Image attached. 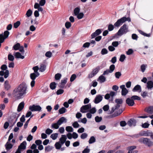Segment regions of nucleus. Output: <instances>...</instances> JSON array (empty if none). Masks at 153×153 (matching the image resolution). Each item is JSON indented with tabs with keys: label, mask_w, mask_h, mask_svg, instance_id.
<instances>
[{
	"label": "nucleus",
	"mask_w": 153,
	"mask_h": 153,
	"mask_svg": "<svg viewBox=\"0 0 153 153\" xmlns=\"http://www.w3.org/2000/svg\"><path fill=\"white\" fill-rule=\"evenodd\" d=\"M27 143L26 141H24L21 143L19 146L18 149H19L21 150L22 149H25L26 148Z\"/></svg>",
	"instance_id": "f3484780"
},
{
	"label": "nucleus",
	"mask_w": 153,
	"mask_h": 153,
	"mask_svg": "<svg viewBox=\"0 0 153 153\" xmlns=\"http://www.w3.org/2000/svg\"><path fill=\"white\" fill-rule=\"evenodd\" d=\"M137 121L134 118H131L127 122L128 125L130 126H135L136 125Z\"/></svg>",
	"instance_id": "9b49d317"
},
{
	"label": "nucleus",
	"mask_w": 153,
	"mask_h": 153,
	"mask_svg": "<svg viewBox=\"0 0 153 153\" xmlns=\"http://www.w3.org/2000/svg\"><path fill=\"white\" fill-rule=\"evenodd\" d=\"M29 110L32 112L35 111H40L42 109V108L39 105H36L34 104L30 105L29 108Z\"/></svg>",
	"instance_id": "20e7f679"
},
{
	"label": "nucleus",
	"mask_w": 153,
	"mask_h": 153,
	"mask_svg": "<svg viewBox=\"0 0 153 153\" xmlns=\"http://www.w3.org/2000/svg\"><path fill=\"white\" fill-rule=\"evenodd\" d=\"M27 88V85L25 83H22L14 90L13 94L16 96L17 99H21L22 98V96L26 94Z\"/></svg>",
	"instance_id": "f257e3e1"
},
{
	"label": "nucleus",
	"mask_w": 153,
	"mask_h": 153,
	"mask_svg": "<svg viewBox=\"0 0 153 153\" xmlns=\"http://www.w3.org/2000/svg\"><path fill=\"white\" fill-rule=\"evenodd\" d=\"M71 23L69 22H66L65 24V27L67 29H69L71 26Z\"/></svg>",
	"instance_id": "4d7b16f0"
},
{
	"label": "nucleus",
	"mask_w": 153,
	"mask_h": 153,
	"mask_svg": "<svg viewBox=\"0 0 153 153\" xmlns=\"http://www.w3.org/2000/svg\"><path fill=\"white\" fill-rule=\"evenodd\" d=\"M66 111V109L65 107H62L59 109V112L60 114H62L65 112Z\"/></svg>",
	"instance_id": "c85d7f7f"
},
{
	"label": "nucleus",
	"mask_w": 153,
	"mask_h": 153,
	"mask_svg": "<svg viewBox=\"0 0 153 153\" xmlns=\"http://www.w3.org/2000/svg\"><path fill=\"white\" fill-rule=\"evenodd\" d=\"M138 141L149 147L153 146V141L147 137H141L138 140Z\"/></svg>",
	"instance_id": "7ed1b4c3"
},
{
	"label": "nucleus",
	"mask_w": 153,
	"mask_h": 153,
	"mask_svg": "<svg viewBox=\"0 0 153 153\" xmlns=\"http://www.w3.org/2000/svg\"><path fill=\"white\" fill-rule=\"evenodd\" d=\"M100 69L99 66H97L94 69L92 73L94 74V75H95L99 71Z\"/></svg>",
	"instance_id": "a878e982"
},
{
	"label": "nucleus",
	"mask_w": 153,
	"mask_h": 153,
	"mask_svg": "<svg viewBox=\"0 0 153 153\" xmlns=\"http://www.w3.org/2000/svg\"><path fill=\"white\" fill-rule=\"evenodd\" d=\"M109 108V107L108 105H106L103 106L102 108L103 110L105 111H106L108 110Z\"/></svg>",
	"instance_id": "13d9d810"
},
{
	"label": "nucleus",
	"mask_w": 153,
	"mask_h": 153,
	"mask_svg": "<svg viewBox=\"0 0 153 153\" xmlns=\"http://www.w3.org/2000/svg\"><path fill=\"white\" fill-rule=\"evenodd\" d=\"M108 53V51L105 48H103L101 51V53L102 55H104Z\"/></svg>",
	"instance_id": "c03bdc74"
},
{
	"label": "nucleus",
	"mask_w": 153,
	"mask_h": 153,
	"mask_svg": "<svg viewBox=\"0 0 153 153\" xmlns=\"http://www.w3.org/2000/svg\"><path fill=\"white\" fill-rule=\"evenodd\" d=\"M72 126L74 128H76L79 127V125L77 121H75L72 124Z\"/></svg>",
	"instance_id": "603ef678"
},
{
	"label": "nucleus",
	"mask_w": 153,
	"mask_h": 153,
	"mask_svg": "<svg viewBox=\"0 0 153 153\" xmlns=\"http://www.w3.org/2000/svg\"><path fill=\"white\" fill-rule=\"evenodd\" d=\"M77 16V17L78 19H82L84 16V14L83 13L81 12L79 13Z\"/></svg>",
	"instance_id": "8fccbe9b"
},
{
	"label": "nucleus",
	"mask_w": 153,
	"mask_h": 153,
	"mask_svg": "<svg viewBox=\"0 0 153 153\" xmlns=\"http://www.w3.org/2000/svg\"><path fill=\"white\" fill-rule=\"evenodd\" d=\"M46 68V66L45 65L43 64H41L39 67V70L41 72H43L45 70Z\"/></svg>",
	"instance_id": "bb28decb"
},
{
	"label": "nucleus",
	"mask_w": 153,
	"mask_h": 153,
	"mask_svg": "<svg viewBox=\"0 0 153 153\" xmlns=\"http://www.w3.org/2000/svg\"><path fill=\"white\" fill-rule=\"evenodd\" d=\"M88 146H87L86 148L82 151V153H89L90 152V149L88 148Z\"/></svg>",
	"instance_id": "e2e57ef3"
},
{
	"label": "nucleus",
	"mask_w": 153,
	"mask_h": 153,
	"mask_svg": "<svg viewBox=\"0 0 153 153\" xmlns=\"http://www.w3.org/2000/svg\"><path fill=\"white\" fill-rule=\"evenodd\" d=\"M149 124L147 123H145L142 125V127L144 128H147L149 127Z\"/></svg>",
	"instance_id": "0e129e2a"
},
{
	"label": "nucleus",
	"mask_w": 153,
	"mask_h": 153,
	"mask_svg": "<svg viewBox=\"0 0 153 153\" xmlns=\"http://www.w3.org/2000/svg\"><path fill=\"white\" fill-rule=\"evenodd\" d=\"M9 33H10L8 31H5L4 33V34H3V37L1 38V39H4V41L5 39L7 38L8 37Z\"/></svg>",
	"instance_id": "b1692460"
},
{
	"label": "nucleus",
	"mask_w": 153,
	"mask_h": 153,
	"mask_svg": "<svg viewBox=\"0 0 153 153\" xmlns=\"http://www.w3.org/2000/svg\"><path fill=\"white\" fill-rule=\"evenodd\" d=\"M58 133H57L53 134H51V135L50 136V137L53 140H55L57 138L58 136Z\"/></svg>",
	"instance_id": "f704fd0d"
},
{
	"label": "nucleus",
	"mask_w": 153,
	"mask_h": 153,
	"mask_svg": "<svg viewBox=\"0 0 153 153\" xmlns=\"http://www.w3.org/2000/svg\"><path fill=\"white\" fill-rule=\"evenodd\" d=\"M19 117V115L16 113H14L12 116H10L8 119V122L10 124H12L16 120L17 121V119Z\"/></svg>",
	"instance_id": "39448f33"
},
{
	"label": "nucleus",
	"mask_w": 153,
	"mask_h": 153,
	"mask_svg": "<svg viewBox=\"0 0 153 153\" xmlns=\"http://www.w3.org/2000/svg\"><path fill=\"white\" fill-rule=\"evenodd\" d=\"M102 120V118L101 117H99L97 116L95 117V121L97 123H99L101 122Z\"/></svg>",
	"instance_id": "4c0bfd02"
},
{
	"label": "nucleus",
	"mask_w": 153,
	"mask_h": 153,
	"mask_svg": "<svg viewBox=\"0 0 153 153\" xmlns=\"http://www.w3.org/2000/svg\"><path fill=\"white\" fill-rule=\"evenodd\" d=\"M67 139V137L65 135H62V137L59 139V141L58 142L62 146L65 142Z\"/></svg>",
	"instance_id": "f8f14e48"
},
{
	"label": "nucleus",
	"mask_w": 153,
	"mask_h": 153,
	"mask_svg": "<svg viewBox=\"0 0 153 153\" xmlns=\"http://www.w3.org/2000/svg\"><path fill=\"white\" fill-rule=\"evenodd\" d=\"M114 29V26L112 24H110L108 27V30L109 31H111L113 30Z\"/></svg>",
	"instance_id": "79ce46f5"
},
{
	"label": "nucleus",
	"mask_w": 153,
	"mask_h": 153,
	"mask_svg": "<svg viewBox=\"0 0 153 153\" xmlns=\"http://www.w3.org/2000/svg\"><path fill=\"white\" fill-rule=\"evenodd\" d=\"M64 122L66 123L67 122V119L65 117H62L58 120L57 122L59 126Z\"/></svg>",
	"instance_id": "a211bd4d"
},
{
	"label": "nucleus",
	"mask_w": 153,
	"mask_h": 153,
	"mask_svg": "<svg viewBox=\"0 0 153 153\" xmlns=\"http://www.w3.org/2000/svg\"><path fill=\"white\" fill-rule=\"evenodd\" d=\"M121 75V72L119 71L117 72L115 74V77L117 79H119Z\"/></svg>",
	"instance_id": "052dcab7"
},
{
	"label": "nucleus",
	"mask_w": 153,
	"mask_h": 153,
	"mask_svg": "<svg viewBox=\"0 0 153 153\" xmlns=\"http://www.w3.org/2000/svg\"><path fill=\"white\" fill-rule=\"evenodd\" d=\"M76 77V75L75 74H72L70 79V81L71 82L73 81Z\"/></svg>",
	"instance_id": "69168bd1"
},
{
	"label": "nucleus",
	"mask_w": 153,
	"mask_h": 153,
	"mask_svg": "<svg viewBox=\"0 0 153 153\" xmlns=\"http://www.w3.org/2000/svg\"><path fill=\"white\" fill-rule=\"evenodd\" d=\"M62 76L61 74L59 73H57L55 75V79L56 80L60 79Z\"/></svg>",
	"instance_id": "ea45409f"
},
{
	"label": "nucleus",
	"mask_w": 153,
	"mask_h": 153,
	"mask_svg": "<svg viewBox=\"0 0 153 153\" xmlns=\"http://www.w3.org/2000/svg\"><path fill=\"white\" fill-rule=\"evenodd\" d=\"M4 89L7 91L9 90L11 88V86L7 80H6L4 82Z\"/></svg>",
	"instance_id": "ddd939ff"
},
{
	"label": "nucleus",
	"mask_w": 153,
	"mask_h": 153,
	"mask_svg": "<svg viewBox=\"0 0 153 153\" xmlns=\"http://www.w3.org/2000/svg\"><path fill=\"white\" fill-rule=\"evenodd\" d=\"M80 9L79 7H76L75 8L74 11V15L76 16L79 13Z\"/></svg>",
	"instance_id": "2f4dec72"
},
{
	"label": "nucleus",
	"mask_w": 153,
	"mask_h": 153,
	"mask_svg": "<svg viewBox=\"0 0 153 153\" xmlns=\"http://www.w3.org/2000/svg\"><path fill=\"white\" fill-rule=\"evenodd\" d=\"M91 106L90 103L82 106L80 108V111L82 113H85L88 111L87 110L90 109L91 108Z\"/></svg>",
	"instance_id": "423d86ee"
},
{
	"label": "nucleus",
	"mask_w": 153,
	"mask_h": 153,
	"mask_svg": "<svg viewBox=\"0 0 153 153\" xmlns=\"http://www.w3.org/2000/svg\"><path fill=\"white\" fill-rule=\"evenodd\" d=\"M141 132H140L139 134H135L133 135H129V136L132 138H139L140 136H141Z\"/></svg>",
	"instance_id": "cd10ccee"
},
{
	"label": "nucleus",
	"mask_w": 153,
	"mask_h": 153,
	"mask_svg": "<svg viewBox=\"0 0 153 153\" xmlns=\"http://www.w3.org/2000/svg\"><path fill=\"white\" fill-rule=\"evenodd\" d=\"M59 125L57 122L56 123H53L51 125V128H52L57 129L59 128Z\"/></svg>",
	"instance_id": "e433bc0d"
},
{
	"label": "nucleus",
	"mask_w": 153,
	"mask_h": 153,
	"mask_svg": "<svg viewBox=\"0 0 153 153\" xmlns=\"http://www.w3.org/2000/svg\"><path fill=\"white\" fill-rule=\"evenodd\" d=\"M25 105V103L23 101L21 102L19 105L17 111L18 112L21 111L24 108Z\"/></svg>",
	"instance_id": "dca6fc26"
},
{
	"label": "nucleus",
	"mask_w": 153,
	"mask_h": 153,
	"mask_svg": "<svg viewBox=\"0 0 153 153\" xmlns=\"http://www.w3.org/2000/svg\"><path fill=\"white\" fill-rule=\"evenodd\" d=\"M126 103L129 106H132L135 104L134 101L133 100L131 97L130 98H127L126 100Z\"/></svg>",
	"instance_id": "6e6552de"
},
{
	"label": "nucleus",
	"mask_w": 153,
	"mask_h": 153,
	"mask_svg": "<svg viewBox=\"0 0 153 153\" xmlns=\"http://www.w3.org/2000/svg\"><path fill=\"white\" fill-rule=\"evenodd\" d=\"M56 83L54 82H51L50 85V87L52 90L56 88Z\"/></svg>",
	"instance_id": "7c9ffc66"
},
{
	"label": "nucleus",
	"mask_w": 153,
	"mask_h": 153,
	"mask_svg": "<svg viewBox=\"0 0 153 153\" xmlns=\"http://www.w3.org/2000/svg\"><path fill=\"white\" fill-rule=\"evenodd\" d=\"M8 59L10 61H13L14 59V56L11 54H9L8 55Z\"/></svg>",
	"instance_id": "37998d69"
},
{
	"label": "nucleus",
	"mask_w": 153,
	"mask_h": 153,
	"mask_svg": "<svg viewBox=\"0 0 153 153\" xmlns=\"http://www.w3.org/2000/svg\"><path fill=\"white\" fill-rule=\"evenodd\" d=\"M68 79L67 78H65L61 80V82L60 84L65 85L66 84L67 81Z\"/></svg>",
	"instance_id": "bf43d9fd"
},
{
	"label": "nucleus",
	"mask_w": 153,
	"mask_h": 153,
	"mask_svg": "<svg viewBox=\"0 0 153 153\" xmlns=\"http://www.w3.org/2000/svg\"><path fill=\"white\" fill-rule=\"evenodd\" d=\"M32 13V11L30 9L28 10L26 13L27 16L29 17L30 16Z\"/></svg>",
	"instance_id": "6e6d98bb"
},
{
	"label": "nucleus",
	"mask_w": 153,
	"mask_h": 153,
	"mask_svg": "<svg viewBox=\"0 0 153 153\" xmlns=\"http://www.w3.org/2000/svg\"><path fill=\"white\" fill-rule=\"evenodd\" d=\"M20 47V43H17L13 46L12 49L15 51H17L19 49Z\"/></svg>",
	"instance_id": "393cba45"
},
{
	"label": "nucleus",
	"mask_w": 153,
	"mask_h": 153,
	"mask_svg": "<svg viewBox=\"0 0 153 153\" xmlns=\"http://www.w3.org/2000/svg\"><path fill=\"white\" fill-rule=\"evenodd\" d=\"M62 146L59 143V142H56L55 144V148L57 149H59Z\"/></svg>",
	"instance_id": "49530a36"
},
{
	"label": "nucleus",
	"mask_w": 153,
	"mask_h": 153,
	"mask_svg": "<svg viewBox=\"0 0 153 153\" xmlns=\"http://www.w3.org/2000/svg\"><path fill=\"white\" fill-rule=\"evenodd\" d=\"M64 92V90L62 89L58 90L56 92V94L57 95H59L62 94Z\"/></svg>",
	"instance_id": "680f3d73"
},
{
	"label": "nucleus",
	"mask_w": 153,
	"mask_h": 153,
	"mask_svg": "<svg viewBox=\"0 0 153 153\" xmlns=\"http://www.w3.org/2000/svg\"><path fill=\"white\" fill-rule=\"evenodd\" d=\"M146 112L150 114L153 113V106L149 107L147 109Z\"/></svg>",
	"instance_id": "473e14b6"
},
{
	"label": "nucleus",
	"mask_w": 153,
	"mask_h": 153,
	"mask_svg": "<svg viewBox=\"0 0 153 153\" xmlns=\"http://www.w3.org/2000/svg\"><path fill=\"white\" fill-rule=\"evenodd\" d=\"M14 55L16 58H20L23 59L25 58L24 56L22 55L21 53L18 52H16Z\"/></svg>",
	"instance_id": "4be33fe9"
},
{
	"label": "nucleus",
	"mask_w": 153,
	"mask_h": 153,
	"mask_svg": "<svg viewBox=\"0 0 153 153\" xmlns=\"http://www.w3.org/2000/svg\"><path fill=\"white\" fill-rule=\"evenodd\" d=\"M66 130L68 132H72L73 131V128L71 126H67L66 127Z\"/></svg>",
	"instance_id": "c9c22d12"
},
{
	"label": "nucleus",
	"mask_w": 153,
	"mask_h": 153,
	"mask_svg": "<svg viewBox=\"0 0 153 153\" xmlns=\"http://www.w3.org/2000/svg\"><path fill=\"white\" fill-rule=\"evenodd\" d=\"M128 31V26L126 24H124L121 27L118 32L112 36V39L118 38L117 36H122L124 34L126 33Z\"/></svg>",
	"instance_id": "f03ea898"
},
{
	"label": "nucleus",
	"mask_w": 153,
	"mask_h": 153,
	"mask_svg": "<svg viewBox=\"0 0 153 153\" xmlns=\"http://www.w3.org/2000/svg\"><path fill=\"white\" fill-rule=\"evenodd\" d=\"M90 109V112L91 114H94L96 111V110L95 107H93L92 108H91Z\"/></svg>",
	"instance_id": "338daca9"
},
{
	"label": "nucleus",
	"mask_w": 153,
	"mask_h": 153,
	"mask_svg": "<svg viewBox=\"0 0 153 153\" xmlns=\"http://www.w3.org/2000/svg\"><path fill=\"white\" fill-rule=\"evenodd\" d=\"M128 91L126 88L122 90L121 94L122 96H126V94L128 93Z\"/></svg>",
	"instance_id": "58836bf2"
},
{
	"label": "nucleus",
	"mask_w": 153,
	"mask_h": 153,
	"mask_svg": "<svg viewBox=\"0 0 153 153\" xmlns=\"http://www.w3.org/2000/svg\"><path fill=\"white\" fill-rule=\"evenodd\" d=\"M126 57L125 55L122 54L120 55L119 60L121 62H123L125 59Z\"/></svg>",
	"instance_id": "864d4df0"
},
{
	"label": "nucleus",
	"mask_w": 153,
	"mask_h": 153,
	"mask_svg": "<svg viewBox=\"0 0 153 153\" xmlns=\"http://www.w3.org/2000/svg\"><path fill=\"white\" fill-rule=\"evenodd\" d=\"M20 22L19 21H17L14 23L13 27L15 28H17L20 25Z\"/></svg>",
	"instance_id": "a18cd8bd"
},
{
	"label": "nucleus",
	"mask_w": 153,
	"mask_h": 153,
	"mask_svg": "<svg viewBox=\"0 0 153 153\" xmlns=\"http://www.w3.org/2000/svg\"><path fill=\"white\" fill-rule=\"evenodd\" d=\"M102 32L100 29L97 30L94 32L91 35V39H93L99 35Z\"/></svg>",
	"instance_id": "9d476101"
},
{
	"label": "nucleus",
	"mask_w": 153,
	"mask_h": 153,
	"mask_svg": "<svg viewBox=\"0 0 153 153\" xmlns=\"http://www.w3.org/2000/svg\"><path fill=\"white\" fill-rule=\"evenodd\" d=\"M106 80V78L104 76V75L102 74L97 79V81H100V83H102L105 82Z\"/></svg>",
	"instance_id": "6ab92c4d"
},
{
	"label": "nucleus",
	"mask_w": 153,
	"mask_h": 153,
	"mask_svg": "<svg viewBox=\"0 0 153 153\" xmlns=\"http://www.w3.org/2000/svg\"><path fill=\"white\" fill-rule=\"evenodd\" d=\"M39 75V73H31L30 75V77L31 79L32 80H35L36 78Z\"/></svg>",
	"instance_id": "412c9836"
},
{
	"label": "nucleus",
	"mask_w": 153,
	"mask_h": 153,
	"mask_svg": "<svg viewBox=\"0 0 153 153\" xmlns=\"http://www.w3.org/2000/svg\"><path fill=\"white\" fill-rule=\"evenodd\" d=\"M96 141V139L95 137L93 136H91L88 142L89 144H92L94 143Z\"/></svg>",
	"instance_id": "c756f323"
},
{
	"label": "nucleus",
	"mask_w": 153,
	"mask_h": 153,
	"mask_svg": "<svg viewBox=\"0 0 153 153\" xmlns=\"http://www.w3.org/2000/svg\"><path fill=\"white\" fill-rule=\"evenodd\" d=\"M53 148V146H48L45 147V150L47 152H49L51 151Z\"/></svg>",
	"instance_id": "5fc2aeb1"
},
{
	"label": "nucleus",
	"mask_w": 153,
	"mask_h": 153,
	"mask_svg": "<svg viewBox=\"0 0 153 153\" xmlns=\"http://www.w3.org/2000/svg\"><path fill=\"white\" fill-rule=\"evenodd\" d=\"M123 23L122 18L118 20L114 24V25L115 27H119Z\"/></svg>",
	"instance_id": "2eb2a0df"
},
{
	"label": "nucleus",
	"mask_w": 153,
	"mask_h": 153,
	"mask_svg": "<svg viewBox=\"0 0 153 153\" xmlns=\"http://www.w3.org/2000/svg\"><path fill=\"white\" fill-rule=\"evenodd\" d=\"M131 97L134 101V100H141L140 97L137 95L132 96Z\"/></svg>",
	"instance_id": "72a5a7b5"
},
{
	"label": "nucleus",
	"mask_w": 153,
	"mask_h": 153,
	"mask_svg": "<svg viewBox=\"0 0 153 153\" xmlns=\"http://www.w3.org/2000/svg\"><path fill=\"white\" fill-rule=\"evenodd\" d=\"M140 92L141 91V86L139 85H137L135 86L132 89V91L134 92L139 91Z\"/></svg>",
	"instance_id": "5701e85b"
},
{
	"label": "nucleus",
	"mask_w": 153,
	"mask_h": 153,
	"mask_svg": "<svg viewBox=\"0 0 153 153\" xmlns=\"http://www.w3.org/2000/svg\"><path fill=\"white\" fill-rule=\"evenodd\" d=\"M118 116V114L114 112V114L110 115L108 116L107 117L108 118H111Z\"/></svg>",
	"instance_id": "de8ad7c7"
},
{
	"label": "nucleus",
	"mask_w": 153,
	"mask_h": 153,
	"mask_svg": "<svg viewBox=\"0 0 153 153\" xmlns=\"http://www.w3.org/2000/svg\"><path fill=\"white\" fill-rule=\"evenodd\" d=\"M122 18L123 23H124V22L126 21H128L129 22H130L131 21V19L129 17L126 18V17L124 16L122 17Z\"/></svg>",
	"instance_id": "a19ab883"
},
{
	"label": "nucleus",
	"mask_w": 153,
	"mask_h": 153,
	"mask_svg": "<svg viewBox=\"0 0 153 153\" xmlns=\"http://www.w3.org/2000/svg\"><path fill=\"white\" fill-rule=\"evenodd\" d=\"M115 102L118 104H122L123 103V101L122 99H116L115 100Z\"/></svg>",
	"instance_id": "09e8293b"
},
{
	"label": "nucleus",
	"mask_w": 153,
	"mask_h": 153,
	"mask_svg": "<svg viewBox=\"0 0 153 153\" xmlns=\"http://www.w3.org/2000/svg\"><path fill=\"white\" fill-rule=\"evenodd\" d=\"M115 68V66L114 65L112 64L109 67V70L110 71L111 73H112L114 71Z\"/></svg>",
	"instance_id": "3c124183"
},
{
	"label": "nucleus",
	"mask_w": 153,
	"mask_h": 153,
	"mask_svg": "<svg viewBox=\"0 0 153 153\" xmlns=\"http://www.w3.org/2000/svg\"><path fill=\"white\" fill-rule=\"evenodd\" d=\"M13 146V145L10 143V142L8 141L5 145L6 149L7 151H8L12 149Z\"/></svg>",
	"instance_id": "4468645a"
},
{
	"label": "nucleus",
	"mask_w": 153,
	"mask_h": 153,
	"mask_svg": "<svg viewBox=\"0 0 153 153\" xmlns=\"http://www.w3.org/2000/svg\"><path fill=\"white\" fill-rule=\"evenodd\" d=\"M45 133L48 134L49 135L53 132V130L50 128H47L45 131Z\"/></svg>",
	"instance_id": "774afa93"
},
{
	"label": "nucleus",
	"mask_w": 153,
	"mask_h": 153,
	"mask_svg": "<svg viewBox=\"0 0 153 153\" xmlns=\"http://www.w3.org/2000/svg\"><path fill=\"white\" fill-rule=\"evenodd\" d=\"M141 132V136H152V134H153V132H152L150 130H147V131H143Z\"/></svg>",
	"instance_id": "1a4fd4ad"
},
{
	"label": "nucleus",
	"mask_w": 153,
	"mask_h": 153,
	"mask_svg": "<svg viewBox=\"0 0 153 153\" xmlns=\"http://www.w3.org/2000/svg\"><path fill=\"white\" fill-rule=\"evenodd\" d=\"M147 88L148 89H152L153 88V82L151 80L148 81L147 82Z\"/></svg>",
	"instance_id": "aec40b11"
},
{
	"label": "nucleus",
	"mask_w": 153,
	"mask_h": 153,
	"mask_svg": "<svg viewBox=\"0 0 153 153\" xmlns=\"http://www.w3.org/2000/svg\"><path fill=\"white\" fill-rule=\"evenodd\" d=\"M103 99V97L101 94H98L96 95L94 102L95 104H98L101 102Z\"/></svg>",
	"instance_id": "0eeeda50"
}]
</instances>
